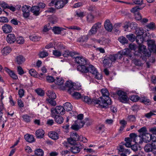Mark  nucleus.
I'll return each instance as SVG.
<instances>
[{
	"label": "nucleus",
	"instance_id": "1",
	"mask_svg": "<svg viewBox=\"0 0 156 156\" xmlns=\"http://www.w3.org/2000/svg\"><path fill=\"white\" fill-rule=\"evenodd\" d=\"M102 96L101 97L97 100L98 102L99 106L102 108H107L109 105L111 104V99L109 97V93L106 88H103L101 90Z\"/></svg>",
	"mask_w": 156,
	"mask_h": 156
},
{
	"label": "nucleus",
	"instance_id": "2",
	"mask_svg": "<svg viewBox=\"0 0 156 156\" xmlns=\"http://www.w3.org/2000/svg\"><path fill=\"white\" fill-rule=\"evenodd\" d=\"M141 43L138 44L139 46L138 51H136L134 55L136 56H140L144 60H146L147 57H149L150 56L151 53L149 51H147L146 46L141 45Z\"/></svg>",
	"mask_w": 156,
	"mask_h": 156
},
{
	"label": "nucleus",
	"instance_id": "3",
	"mask_svg": "<svg viewBox=\"0 0 156 156\" xmlns=\"http://www.w3.org/2000/svg\"><path fill=\"white\" fill-rule=\"evenodd\" d=\"M144 30L142 28H137L136 30L135 33L137 35L136 41L138 44L142 43L146 41L143 37L142 35L143 34Z\"/></svg>",
	"mask_w": 156,
	"mask_h": 156
},
{
	"label": "nucleus",
	"instance_id": "4",
	"mask_svg": "<svg viewBox=\"0 0 156 156\" xmlns=\"http://www.w3.org/2000/svg\"><path fill=\"white\" fill-rule=\"evenodd\" d=\"M88 69V72H90L92 74L96 79L98 80H100L102 78V75L98 72L96 68L93 65H89Z\"/></svg>",
	"mask_w": 156,
	"mask_h": 156
},
{
	"label": "nucleus",
	"instance_id": "5",
	"mask_svg": "<svg viewBox=\"0 0 156 156\" xmlns=\"http://www.w3.org/2000/svg\"><path fill=\"white\" fill-rule=\"evenodd\" d=\"M81 99L83 101L88 104H92L99 105L98 102H99V101H98L96 98L91 99L88 96H82Z\"/></svg>",
	"mask_w": 156,
	"mask_h": 156
},
{
	"label": "nucleus",
	"instance_id": "6",
	"mask_svg": "<svg viewBox=\"0 0 156 156\" xmlns=\"http://www.w3.org/2000/svg\"><path fill=\"white\" fill-rule=\"evenodd\" d=\"M117 94L119 96V100L122 102L126 103L129 100V98L124 92L121 90L119 91Z\"/></svg>",
	"mask_w": 156,
	"mask_h": 156
},
{
	"label": "nucleus",
	"instance_id": "7",
	"mask_svg": "<svg viewBox=\"0 0 156 156\" xmlns=\"http://www.w3.org/2000/svg\"><path fill=\"white\" fill-rule=\"evenodd\" d=\"M65 111V108L64 107L61 106H57L55 109L52 108L51 110V112L53 116H54V115L53 114H54L55 112H56L57 114L62 115L64 114V113Z\"/></svg>",
	"mask_w": 156,
	"mask_h": 156
},
{
	"label": "nucleus",
	"instance_id": "8",
	"mask_svg": "<svg viewBox=\"0 0 156 156\" xmlns=\"http://www.w3.org/2000/svg\"><path fill=\"white\" fill-rule=\"evenodd\" d=\"M129 137H131L133 141L135 142L136 144H141L142 142V138L140 136H137L134 133H132L130 134Z\"/></svg>",
	"mask_w": 156,
	"mask_h": 156
},
{
	"label": "nucleus",
	"instance_id": "9",
	"mask_svg": "<svg viewBox=\"0 0 156 156\" xmlns=\"http://www.w3.org/2000/svg\"><path fill=\"white\" fill-rule=\"evenodd\" d=\"M68 2L67 0H56L55 5L56 8L60 9L62 8Z\"/></svg>",
	"mask_w": 156,
	"mask_h": 156
},
{
	"label": "nucleus",
	"instance_id": "10",
	"mask_svg": "<svg viewBox=\"0 0 156 156\" xmlns=\"http://www.w3.org/2000/svg\"><path fill=\"white\" fill-rule=\"evenodd\" d=\"M30 6L29 5H25L23 6L22 10L23 12V16L24 18H27L30 16Z\"/></svg>",
	"mask_w": 156,
	"mask_h": 156
},
{
	"label": "nucleus",
	"instance_id": "11",
	"mask_svg": "<svg viewBox=\"0 0 156 156\" xmlns=\"http://www.w3.org/2000/svg\"><path fill=\"white\" fill-rule=\"evenodd\" d=\"M74 83H73L71 81H67L65 83V86H61L60 88L62 90H64L66 89V88L67 87L69 88L68 92H70V91L73 90V89Z\"/></svg>",
	"mask_w": 156,
	"mask_h": 156
},
{
	"label": "nucleus",
	"instance_id": "12",
	"mask_svg": "<svg viewBox=\"0 0 156 156\" xmlns=\"http://www.w3.org/2000/svg\"><path fill=\"white\" fill-rule=\"evenodd\" d=\"M75 61L79 65H85L87 64L86 59L82 56L74 57Z\"/></svg>",
	"mask_w": 156,
	"mask_h": 156
},
{
	"label": "nucleus",
	"instance_id": "13",
	"mask_svg": "<svg viewBox=\"0 0 156 156\" xmlns=\"http://www.w3.org/2000/svg\"><path fill=\"white\" fill-rule=\"evenodd\" d=\"M16 39L15 35L13 34H8L6 37L7 42L9 44L14 43L16 41Z\"/></svg>",
	"mask_w": 156,
	"mask_h": 156
},
{
	"label": "nucleus",
	"instance_id": "14",
	"mask_svg": "<svg viewBox=\"0 0 156 156\" xmlns=\"http://www.w3.org/2000/svg\"><path fill=\"white\" fill-rule=\"evenodd\" d=\"M155 137L152 135L147 133L142 136V140L144 142L147 143L149 142L151 140H153Z\"/></svg>",
	"mask_w": 156,
	"mask_h": 156
},
{
	"label": "nucleus",
	"instance_id": "15",
	"mask_svg": "<svg viewBox=\"0 0 156 156\" xmlns=\"http://www.w3.org/2000/svg\"><path fill=\"white\" fill-rule=\"evenodd\" d=\"M82 149V146L80 145L77 144L73 146L70 148V150L73 154L78 153Z\"/></svg>",
	"mask_w": 156,
	"mask_h": 156
},
{
	"label": "nucleus",
	"instance_id": "16",
	"mask_svg": "<svg viewBox=\"0 0 156 156\" xmlns=\"http://www.w3.org/2000/svg\"><path fill=\"white\" fill-rule=\"evenodd\" d=\"M30 10L34 15L35 16H38L41 12L39 7L37 6L34 5L32 6Z\"/></svg>",
	"mask_w": 156,
	"mask_h": 156
},
{
	"label": "nucleus",
	"instance_id": "17",
	"mask_svg": "<svg viewBox=\"0 0 156 156\" xmlns=\"http://www.w3.org/2000/svg\"><path fill=\"white\" fill-rule=\"evenodd\" d=\"M105 29L108 31L111 32L112 30L113 27L112 23L109 20H106L104 23Z\"/></svg>",
	"mask_w": 156,
	"mask_h": 156
},
{
	"label": "nucleus",
	"instance_id": "18",
	"mask_svg": "<svg viewBox=\"0 0 156 156\" xmlns=\"http://www.w3.org/2000/svg\"><path fill=\"white\" fill-rule=\"evenodd\" d=\"M2 29L3 32L5 33H9L12 30V27L9 24H5L2 27Z\"/></svg>",
	"mask_w": 156,
	"mask_h": 156
},
{
	"label": "nucleus",
	"instance_id": "19",
	"mask_svg": "<svg viewBox=\"0 0 156 156\" xmlns=\"http://www.w3.org/2000/svg\"><path fill=\"white\" fill-rule=\"evenodd\" d=\"M85 65H79L77 66V69L82 73H87L88 72V67L85 66Z\"/></svg>",
	"mask_w": 156,
	"mask_h": 156
},
{
	"label": "nucleus",
	"instance_id": "20",
	"mask_svg": "<svg viewBox=\"0 0 156 156\" xmlns=\"http://www.w3.org/2000/svg\"><path fill=\"white\" fill-rule=\"evenodd\" d=\"M49 136L52 139L57 140L59 136L58 133L54 131H50L48 134Z\"/></svg>",
	"mask_w": 156,
	"mask_h": 156
},
{
	"label": "nucleus",
	"instance_id": "21",
	"mask_svg": "<svg viewBox=\"0 0 156 156\" xmlns=\"http://www.w3.org/2000/svg\"><path fill=\"white\" fill-rule=\"evenodd\" d=\"M4 70L7 72L9 75V76L12 78L14 79H17L18 77L12 71H11L9 69H8L7 67H5Z\"/></svg>",
	"mask_w": 156,
	"mask_h": 156
},
{
	"label": "nucleus",
	"instance_id": "22",
	"mask_svg": "<svg viewBox=\"0 0 156 156\" xmlns=\"http://www.w3.org/2000/svg\"><path fill=\"white\" fill-rule=\"evenodd\" d=\"M118 150L119 152H122L126 154H129L130 153V150L128 149H125L124 147V145H119V147L118 148Z\"/></svg>",
	"mask_w": 156,
	"mask_h": 156
},
{
	"label": "nucleus",
	"instance_id": "23",
	"mask_svg": "<svg viewBox=\"0 0 156 156\" xmlns=\"http://www.w3.org/2000/svg\"><path fill=\"white\" fill-rule=\"evenodd\" d=\"M25 60L24 58L21 55L17 56L16 58V62L19 65L22 64L25 62Z\"/></svg>",
	"mask_w": 156,
	"mask_h": 156
},
{
	"label": "nucleus",
	"instance_id": "24",
	"mask_svg": "<svg viewBox=\"0 0 156 156\" xmlns=\"http://www.w3.org/2000/svg\"><path fill=\"white\" fill-rule=\"evenodd\" d=\"M36 137L38 138H42L44 134V132L42 129H39L35 133Z\"/></svg>",
	"mask_w": 156,
	"mask_h": 156
},
{
	"label": "nucleus",
	"instance_id": "25",
	"mask_svg": "<svg viewBox=\"0 0 156 156\" xmlns=\"http://www.w3.org/2000/svg\"><path fill=\"white\" fill-rule=\"evenodd\" d=\"M78 123V124L72 125L71 127V128L74 130H77L79 129L80 128L83 126L84 122H81V123Z\"/></svg>",
	"mask_w": 156,
	"mask_h": 156
},
{
	"label": "nucleus",
	"instance_id": "26",
	"mask_svg": "<svg viewBox=\"0 0 156 156\" xmlns=\"http://www.w3.org/2000/svg\"><path fill=\"white\" fill-rule=\"evenodd\" d=\"M152 42V44L149 46L148 49L151 52H153L154 53L156 51V45L154 44V41H151L149 42V44L150 42Z\"/></svg>",
	"mask_w": 156,
	"mask_h": 156
},
{
	"label": "nucleus",
	"instance_id": "27",
	"mask_svg": "<svg viewBox=\"0 0 156 156\" xmlns=\"http://www.w3.org/2000/svg\"><path fill=\"white\" fill-rule=\"evenodd\" d=\"M11 51V48L9 47H6L1 50V52L4 55H6Z\"/></svg>",
	"mask_w": 156,
	"mask_h": 156
},
{
	"label": "nucleus",
	"instance_id": "28",
	"mask_svg": "<svg viewBox=\"0 0 156 156\" xmlns=\"http://www.w3.org/2000/svg\"><path fill=\"white\" fill-rule=\"evenodd\" d=\"M24 138L29 143H32L34 141V138L32 135L26 134L24 136Z\"/></svg>",
	"mask_w": 156,
	"mask_h": 156
},
{
	"label": "nucleus",
	"instance_id": "29",
	"mask_svg": "<svg viewBox=\"0 0 156 156\" xmlns=\"http://www.w3.org/2000/svg\"><path fill=\"white\" fill-rule=\"evenodd\" d=\"M125 140L126 141V143L125 144H123L128 147H130L131 146V142L133 141L131 137H126L125 139Z\"/></svg>",
	"mask_w": 156,
	"mask_h": 156
},
{
	"label": "nucleus",
	"instance_id": "30",
	"mask_svg": "<svg viewBox=\"0 0 156 156\" xmlns=\"http://www.w3.org/2000/svg\"><path fill=\"white\" fill-rule=\"evenodd\" d=\"M47 95L49 98L52 99H55L56 98L55 94L53 91L49 90L47 93Z\"/></svg>",
	"mask_w": 156,
	"mask_h": 156
},
{
	"label": "nucleus",
	"instance_id": "31",
	"mask_svg": "<svg viewBox=\"0 0 156 156\" xmlns=\"http://www.w3.org/2000/svg\"><path fill=\"white\" fill-rule=\"evenodd\" d=\"M83 115L82 114H80L79 115H78L77 116V120L75 122L76 123H81V122H84V123L85 122H86L87 121L85 122L84 121H82L81 120L83 119ZM88 119L87 118L85 119L86 121H87L88 120Z\"/></svg>",
	"mask_w": 156,
	"mask_h": 156
},
{
	"label": "nucleus",
	"instance_id": "32",
	"mask_svg": "<svg viewBox=\"0 0 156 156\" xmlns=\"http://www.w3.org/2000/svg\"><path fill=\"white\" fill-rule=\"evenodd\" d=\"M70 136L71 138H73L75 141L78 140L81 138V137L80 138L79 136L76 132L71 133Z\"/></svg>",
	"mask_w": 156,
	"mask_h": 156
},
{
	"label": "nucleus",
	"instance_id": "33",
	"mask_svg": "<svg viewBox=\"0 0 156 156\" xmlns=\"http://www.w3.org/2000/svg\"><path fill=\"white\" fill-rule=\"evenodd\" d=\"M64 108L65 110H66L67 111H69L72 109L73 107L72 105L69 102H66L65 103L64 105Z\"/></svg>",
	"mask_w": 156,
	"mask_h": 156
},
{
	"label": "nucleus",
	"instance_id": "34",
	"mask_svg": "<svg viewBox=\"0 0 156 156\" xmlns=\"http://www.w3.org/2000/svg\"><path fill=\"white\" fill-rule=\"evenodd\" d=\"M54 119L55 121L58 124H61L63 121L64 119L60 115H55Z\"/></svg>",
	"mask_w": 156,
	"mask_h": 156
},
{
	"label": "nucleus",
	"instance_id": "35",
	"mask_svg": "<svg viewBox=\"0 0 156 156\" xmlns=\"http://www.w3.org/2000/svg\"><path fill=\"white\" fill-rule=\"evenodd\" d=\"M138 132L142 136L148 133L147 130L145 126L143 127L140 129L138 130Z\"/></svg>",
	"mask_w": 156,
	"mask_h": 156
},
{
	"label": "nucleus",
	"instance_id": "36",
	"mask_svg": "<svg viewBox=\"0 0 156 156\" xmlns=\"http://www.w3.org/2000/svg\"><path fill=\"white\" fill-rule=\"evenodd\" d=\"M55 83L58 85H61L63 84L64 81V80L62 78H56V79L55 80Z\"/></svg>",
	"mask_w": 156,
	"mask_h": 156
},
{
	"label": "nucleus",
	"instance_id": "37",
	"mask_svg": "<svg viewBox=\"0 0 156 156\" xmlns=\"http://www.w3.org/2000/svg\"><path fill=\"white\" fill-rule=\"evenodd\" d=\"M23 120L26 122L28 123L30 122L33 119L32 116H29L27 115H24L23 116Z\"/></svg>",
	"mask_w": 156,
	"mask_h": 156
},
{
	"label": "nucleus",
	"instance_id": "38",
	"mask_svg": "<svg viewBox=\"0 0 156 156\" xmlns=\"http://www.w3.org/2000/svg\"><path fill=\"white\" fill-rule=\"evenodd\" d=\"M144 150L145 152H148L152 151L153 152V151L151 145L150 144H147L144 147Z\"/></svg>",
	"mask_w": 156,
	"mask_h": 156
},
{
	"label": "nucleus",
	"instance_id": "39",
	"mask_svg": "<svg viewBox=\"0 0 156 156\" xmlns=\"http://www.w3.org/2000/svg\"><path fill=\"white\" fill-rule=\"evenodd\" d=\"M119 123L121 124V126L120 127L119 131H122L123 130L124 128L125 127L127 124V122L124 120H122L119 121Z\"/></svg>",
	"mask_w": 156,
	"mask_h": 156
},
{
	"label": "nucleus",
	"instance_id": "40",
	"mask_svg": "<svg viewBox=\"0 0 156 156\" xmlns=\"http://www.w3.org/2000/svg\"><path fill=\"white\" fill-rule=\"evenodd\" d=\"M94 16L91 14H89L87 16V21L90 23L94 22Z\"/></svg>",
	"mask_w": 156,
	"mask_h": 156
},
{
	"label": "nucleus",
	"instance_id": "41",
	"mask_svg": "<svg viewBox=\"0 0 156 156\" xmlns=\"http://www.w3.org/2000/svg\"><path fill=\"white\" fill-rule=\"evenodd\" d=\"M35 155L37 156H43L44 154V151L40 149H37L34 151Z\"/></svg>",
	"mask_w": 156,
	"mask_h": 156
},
{
	"label": "nucleus",
	"instance_id": "42",
	"mask_svg": "<svg viewBox=\"0 0 156 156\" xmlns=\"http://www.w3.org/2000/svg\"><path fill=\"white\" fill-rule=\"evenodd\" d=\"M30 40L33 41L37 42L39 41L40 40L41 37L34 35L30 36Z\"/></svg>",
	"mask_w": 156,
	"mask_h": 156
},
{
	"label": "nucleus",
	"instance_id": "43",
	"mask_svg": "<svg viewBox=\"0 0 156 156\" xmlns=\"http://www.w3.org/2000/svg\"><path fill=\"white\" fill-rule=\"evenodd\" d=\"M69 93L73 97L77 99H79L80 98H81V97L82 96L80 93L78 92H70Z\"/></svg>",
	"mask_w": 156,
	"mask_h": 156
},
{
	"label": "nucleus",
	"instance_id": "44",
	"mask_svg": "<svg viewBox=\"0 0 156 156\" xmlns=\"http://www.w3.org/2000/svg\"><path fill=\"white\" fill-rule=\"evenodd\" d=\"M117 55L116 54L114 55H109L108 57L111 62V64H112L113 63L115 62V61L117 59Z\"/></svg>",
	"mask_w": 156,
	"mask_h": 156
},
{
	"label": "nucleus",
	"instance_id": "45",
	"mask_svg": "<svg viewBox=\"0 0 156 156\" xmlns=\"http://www.w3.org/2000/svg\"><path fill=\"white\" fill-rule=\"evenodd\" d=\"M118 40L123 44H127L128 42V41L126 38L123 36H122L119 37Z\"/></svg>",
	"mask_w": 156,
	"mask_h": 156
},
{
	"label": "nucleus",
	"instance_id": "46",
	"mask_svg": "<svg viewBox=\"0 0 156 156\" xmlns=\"http://www.w3.org/2000/svg\"><path fill=\"white\" fill-rule=\"evenodd\" d=\"M92 27L98 32L101 28V23L98 22L95 23Z\"/></svg>",
	"mask_w": 156,
	"mask_h": 156
},
{
	"label": "nucleus",
	"instance_id": "47",
	"mask_svg": "<svg viewBox=\"0 0 156 156\" xmlns=\"http://www.w3.org/2000/svg\"><path fill=\"white\" fill-rule=\"evenodd\" d=\"M88 10L93 13H97V9L96 6L94 5H91L88 7Z\"/></svg>",
	"mask_w": 156,
	"mask_h": 156
},
{
	"label": "nucleus",
	"instance_id": "48",
	"mask_svg": "<svg viewBox=\"0 0 156 156\" xmlns=\"http://www.w3.org/2000/svg\"><path fill=\"white\" fill-rule=\"evenodd\" d=\"M122 54L123 55H126L129 56L130 57H132V55L130 54L131 51L128 48L124 49L122 51Z\"/></svg>",
	"mask_w": 156,
	"mask_h": 156
},
{
	"label": "nucleus",
	"instance_id": "49",
	"mask_svg": "<svg viewBox=\"0 0 156 156\" xmlns=\"http://www.w3.org/2000/svg\"><path fill=\"white\" fill-rule=\"evenodd\" d=\"M52 30L55 34H59L62 30V29L61 27H55L53 28Z\"/></svg>",
	"mask_w": 156,
	"mask_h": 156
},
{
	"label": "nucleus",
	"instance_id": "50",
	"mask_svg": "<svg viewBox=\"0 0 156 156\" xmlns=\"http://www.w3.org/2000/svg\"><path fill=\"white\" fill-rule=\"evenodd\" d=\"M141 101L145 104L148 105L150 103V100L148 99L146 97H142L140 99Z\"/></svg>",
	"mask_w": 156,
	"mask_h": 156
},
{
	"label": "nucleus",
	"instance_id": "51",
	"mask_svg": "<svg viewBox=\"0 0 156 156\" xmlns=\"http://www.w3.org/2000/svg\"><path fill=\"white\" fill-rule=\"evenodd\" d=\"M126 38L130 41L133 42L135 40V36L132 34H130L126 36Z\"/></svg>",
	"mask_w": 156,
	"mask_h": 156
},
{
	"label": "nucleus",
	"instance_id": "52",
	"mask_svg": "<svg viewBox=\"0 0 156 156\" xmlns=\"http://www.w3.org/2000/svg\"><path fill=\"white\" fill-rule=\"evenodd\" d=\"M155 113H156V110H153L145 114L144 116L147 118H150L152 115H155Z\"/></svg>",
	"mask_w": 156,
	"mask_h": 156
},
{
	"label": "nucleus",
	"instance_id": "53",
	"mask_svg": "<svg viewBox=\"0 0 156 156\" xmlns=\"http://www.w3.org/2000/svg\"><path fill=\"white\" fill-rule=\"evenodd\" d=\"M48 55V52L45 51H43L40 52L39 54V56L41 58H44Z\"/></svg>",
	"mask_w": 156,
	"mask_h": 156
},
{
	"label": "nucleus",
	"instance_id": "54",
	"mask_svg": "<svg viewBox=\"0 0 156 156\" xmlns=\"http://www.w3.org/2000/svg\"><path fill=\"white\" fill-rule=\"evenodd\" d=\"M152 141V142L151 145L154 152L155 151H156V137H155L154 139Z\"/></svg>",
	"mask_w": 156,
	"mask_h": 156
},
{
	"label": "nucleus",
	"instance_id": "55",
	"mask_svg": "<svg viewBox=\"0 0 156 156\" xmlns=\"http://www.w3.org/2000/svg\"><path fill=\"white\" fill-rule=\"evenodd\" d=\"M81 85L79 82H77L74 84L73 89L80 90L81 89Z\"/></svg>",
	"mask_w": 156,
	"mask_h": 156
},
{
	"label": "nucleus",
	"instance_id": "56",
	"mask_svg": "<svg viewBox=\"0 0 156 156\" xmlns=\"http://www.w3.org/2000/svg\"><path fill=\"white\" fill-rule=\"evenodd\" d=\"M97 31L92 27L91 28L89 31L88 34L89 35H93L95 34Z\"/></svg>",
	"mask_w": 156,
	"mask_h": 156
},
{
	"label": "nucleus",
	"instance_id": "57",
	"mask_svg": "<svg viewBox=\"0 0 156 156\" xmlns=\"http://www.w3.org/2000/svg\"><path fill=\"white\" fill-rule=\"evenodd\" d=\"M127 119L130 122H133L136 121V118L134 115H130L128 117Z\"/></svg>",
	"mask_w": 156,
	"mask_h": 156
},
{
	"label": "nucleus",
	"instance_id": "58",
	"mask_svg": "<svg viewBox=\"0 0 156 156\" xmlns=\"http://www.w3.org/2000/svg\"><path fill=\"white\" fill-rule=\"evenodd\" d=\"M103 62L105 66H108L110 63L111 64V62L108 57L104 60Z\"/></svg>",
	"mask_w": 156,
	"mask_h": 156
},
{
	"label": "nucleus",
	"instance_id": "59",
	"mask_svg": "<svg viewBox=\"0 0 156 156\" xmlns=\"http://www.w3.org/2000/svg\"><path fill=\"white\" fill-rule=\"evenodd\" d=\"M17 42L19 44H21L24 43V39L23 37H20L16 39Z\"/></svg>",
	"mask_w": 156,
	"mask_h": 156
},
{
	"label": "nucleus",
	"instance_id": "60",
	"mask_svg": "<svg viewBox=\"0 0 156 156\" xmlns=\"http://www.w3.org/2000/svg\"><path fill=\"white\" fill-rule=\"evenodd\" d=\"M146 27L150 30H153L155 28V24L154 23L151 22L147 25Z\"/></svg>",
	"mask_w": 156,
	"mask_h": 156
},
{
	"label": "nucleus",
	"instance_id": "61",
	"mask_svg": "<svg viewBox=\"0 0 156 156\" xmlns=\"http://www.w3.org/2000/svg\"><path fill=\"white\" fill-rule=\"evenodd\" d=\"M46 80L48 83H51L55 82V80L54 78L51 76H48L46 77Z\"/></svg>",
	"mask_w": 156,
	"mask_h": 156
},
{
	"label": "nucleus",
	"instance_id": "62",
	"mask_svg": "<svg viewBox=\"0 0 156 156\" xmlns=\"http://www.w3.org/2000/svg\"><path fill=\"white\" fill-rule=\"evenodd\" d=\"M104 126L101 125L99 126L97 128V131L99 133H102L104 130Z\"/></svg>",
	"mask_w": 156,
	"mask_h": 156
},
{
	"label": "nucleus",
	"instance_id": "63",
	"mask_svg": "<svg viewBox=\"0 0 156 156\" xmlns=\"http://www.w3.org/2000/svg\"><path fill=\"white\" fill-rule=\"evenodd\" d=\"M130 99L134 102H136L139 99V97L137 95H133L130 97Z\"/></svg>",
	"mask_w": 156,
	"mask_h": 156
},
{
	"label": "nucleus",
	"instance_id": "64",
	"mask_svg": "<svg viewBox=\"0 0 156 156\" xmlns=\"http://www.w3.org/2000/svg\"><path fill=\"white\" fill-rule=\"evenodd\" d=\"M53 55L57 57H59L62 55V53L57 50H53Z\"/></svg>",
	"mask_w": 156,
	"mask_h": 156
}]
</instances>
